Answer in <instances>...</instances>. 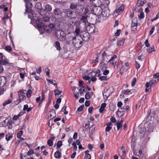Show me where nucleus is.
Returning a JSON list of instances; mask_svg holds the SVG:
<instances>
[{"label": "nucleus", "instance_id": "obj_1", "mask_svg": "<svg viewBox=\"0 0 159 159\" xmlns=\"http://www.w3.org/2000/svg\"><path fill=\"white\" fill-rule=\"evenodd\" d=\"M30 14H31L32 17H30V15H28V16L29 18H30L31 19H33L35 22L37 26L39 28H41L44 26V24L41 22V18H40L39 16H38L37 14L35 13H33L32 12H31Z\"/></svg>", "mask_w": 159, "mask_h": 159}, {"label": "nucleus", "instance_id": "obj_2", "mask_svg": "<svg viewBox=\"0 0 159 159\" xmlns=\"http://www.w3.org/2000/svg\"><path fill=\"white\" fill-rule=\"evenodd\" d=\"M24 91L20 90L18 92V99L16 101H15V104L16 105H18L19 103L22 101H24L26 99V96L25 95V93Z\"/></svg>", "mask_w": 159, "mask_h": 159}, {"label": "nucleus", "instance_id": "obj_3", "mask_svg": "<svg viewBox=\"0 0 159 159\" xmlns=\"http://www.w3.org/2000/svg\"><path fill=\"white\" fill-rule=\"evenodd\" d=\"M76 35L74 33H69L66 36V44H69L74 41L75 39Z\"/></svg>", "mask_w": 159, "mask_h": 159}, {"label": "nucleus", "instance_id": "obj_4", "mask_svg": "<svg viewBox=\"0 0 159 159\" xmlns=\"http://www.w3.org/2000/svg\"><path fill=\"white\" fill-rule=\"evenodd\" d=\"M137 18L134 17L132 19L131 29L134 31L137 30Z\"/></svg>", "mask_w": 159, "mask_h": 159}, {"label": "nucleus", "instance_id": "obj_5", "mask_svg": "<svg viewBox=\"0 0 159 159\" xmlns=\"http://www.w3.org/2000/svg\"><path fill=\"white\" fill-rule=\"evenodd\" d=\"M135 91V89H133L130 90L128 89H124L121 92V94L120 95V97H122L124 95H127L132 94Z\"/></svg>", "mask_w": 159, "mask_h": 159}, {"label": "nucleus", "instance_id": "obj_6", "mask_svg": "<svg viewBox=\"0 0 159 159\" xmlns=\"http://www.w3.org/2000/svg\"><path fill=\"white\" fill-rule=\"evenodd\" d=\"M8 64L7 59L4 56L2 53H0V65H6Z\"/></svg>", "mask_w": 159, "mask_h": 159}, {"label": "nucleus", "instance_id": "obj_7", "mask_svg": "<svg viewBox=\"0 0 159 159\" xmlns=\"http://www.w3.org/2000/svg\"><path fill=\"white\" fill-rule=\"evenodd\" d=\"M55 27L54 24H49L48 25H45L43 27L44 30L48 33H50Z\"/></svg>", "mask_w": 159, "mask_h": 159}, {"label": "nucleus", "instance_id": "obj_8", "mask_svg": "<svg viewBox=\"0 0 159 159\" xmlns=\"http://www.w3.org/2000/svg\"><path fill=\"white\" fill-rule=\"evenodd\" d=\"M109 56L105 52H104L102 54V59L100 62V64L103 63L105 61H107L108 59Z\"/></svg>", "mask_w": 159, "mask_h": 159}, {"label": "nucleus", "instance_id": "obj_9", "mask_svg": "<svg viewBox=\"0 0 159 159\" xmlns=\"http://www.w3.org/2000/svg\"><path fill=\"white\" fill-rule=\"evenodd\" d=\"M26 9L25 13L26 12H29L30 11H31V8L32 7V3L30 2H26Z\"/></svg>", "mask_w": 159, "mask_h": 159}, {"label": "nucleus", "instance_id": "obj_10", "mask_svg": "<svg viewBox=\"0 0 159 159\" xmlns=\"http://www.w3.org/2000/svg\"><path fill=\"white\" fill-rule=\"evenodd\" d=\"M101 9V8L100 7H98L93 6L91 10V11L93 13H95V14H99L100 12V10Z\"/></svg>", "mask_w": 159, "mask_h": 159}, {"label": "nucleus", "instance_id": "obj_11", "mask_svg": "<svg viewBox=\"0 0 159 159\" xmlns=\"http://www.w3.org/2000/svg\"><path fill=\"white\" fill-rule=\"evenodd\" d=\"M81 35L80 36L82 39L83 40L85 41H88L89 40L90 35L88 33H85L84 35Z\"/></svg>", "mask_w": 159, "mask_h": 159}, {"label": "nucleus", "instance_id": "obj_12", "mask_svg": "<svg viewBox=\"0 0 159 159\" xmlns=\"http://www.w3.org/2000/svg\"><path fill=\"white\" fill-rule=\"evenodd\" d=\"M6 78L4 76L0 77V87L3 86L6 84Z\"/></svg>", "mask_w": 159, "mask_h": 159}, {"label": "nucleus", "instance_id": "obj_13", "mask_svg": "<svg viewBox=\"0 0 159 159\" xmlns=\"http://www.w3.org/2000/svg\"><path fill=\"white\" fill-rule=\"evenodd\" d=\"M66 15L67 16L70 18H74V16L73 15V13H74V11H71L70 10L67 9L66 10Z\"/></svg>", "mask_w": 159, "mask_h": 159}, {"label": "nucleus", "instance_id": "obj_14", "mask_svg": "<svg viewBox=\"0 0 159 159\" xmlns=\"http://www.w3.org/2000/svg\"><path fill=\"white\" fill-rule=\"evenodd\" d=\"M87 17L84 16H82L80 18L79 22L80 23H83L85 25V26L86 25V23L88 22Z\"/></svg>", "mask_w": 159, "mask_h": 159}, {"label": "nucleus", "instance_id": "obj_15", "mask_svg": "<svg viewBox=\"0 0 159 159\" xmlns=\"http://www.w3.org/2000/svg\"><path fill=\"white\" fill-rule=\"evenodd\" d=\"M84 9V7L82 5H78L75 9V11L79 14H80L83 12Z\"/></svg>", "mask_w": 159, "mask_h": 159}, {"label": "nucleus", "instance_id": "obj_16", "mask_svg": "<svg viewBox=\"0 0 159 159\" xmlns=\"http://www.w3.org/2000/svg\"><path fill=\"white\" fill-rule=\"evenodd\" d=\"M35 8L38 10V11L39 12V13L42 15L41 13V10L42 9V6L41 4L39 2L37 3L35 6Z\"/></svg>", "mask_w": 159, "mask_h": 159}, {"label": "nucleus", "instance_id": "obj_17", "mask_svg": "<svg viewBox=\"0 0 159 159\" xmlns=\"http://www.w3.org/2000/svg\"><path fill=\"white\" fill-rule=\"evenodd\" d=\"M156 82V80H150L149 82H147L146 84V88H149V85L150 87L152 86L153 84L155 83Z\"/></svg>", "mask_w": 159, "mask_h": 159}, {"label": "nucleus", "instance_id": "obj_18", "mask_svg": "<svg viewBox=\"0 0 159 159\" xmlns=\"http://www.w3.org/2000/svg\"><path fill=\"white\" fill-rule=\"evenodd\" d=\"M53 13L56 15H59L62 13L61 10L59 8H56L53 10Z\"/></svg>", "mask_w": 159, "mask_h": 159}, {"label": "nucleus", "instance_id": "obj_19", "mask_svg": "<svg viewBox=\"0 0 159 159\" xmlns=\"http://www.w3.org/2000/svg\"><path fill=\"white\" fill-rule=\"evenodd\" d=\"M124 120V119L123 118H122L121 119L119 122H117L116 124L117 126V130H119L122 127L123 123Z\"/></svg>", "mask_w": 159, "mask_h": 159}, {"label": "nucleus", "instance_id": "obj_20", "mask_svg": "<svg viewBox=\"0 0 159 159\" xmlns=\"http://www.w3.org/2000/svg\"><path fill=\"white\" fill-rule=\"evenodd\" d=\"M86 29L88 32V33H91L93 31L94 29L93 27L91 26L90 25H88L86 28Z\"/></svg>", "mask_w": 159, "mask_h": 159}, {"label": "nucleus", "instance_id": "obj_21", "mask_svg": "<svg viewBox=\"0 0 159 159\" xmlns=\"http://www.w3.org/2000/svg\"><path fill=\"white\" fill-rule=\"evenodd\" d=\"M119 155L122 159H124L126 156L125 151L121 149L119 152Z\"/></svg>", "mask_w": 159, "mask_h": 159}, {"label": "nucleus", "instance_id": "obj_22", "mask_svg": "<svg viewBox=\"0 0 159 159\" xmlns=\"http://www.w3.org/2000/svg\"><path fill=\"white\" fill-rule=\"evenodd\" d=\"M45 10L47 12L51 11L52 9V6L49 4H47L44 7Z\"/></svg>", "mask_w": 159, "mask_h": 159}, {"label": "nucleus", "instance_id": "obj_23", "mask_svg": "<svg viewBox=\"0 0 159 159\" xmlns=\"http://www.w3.org/2000/svg\"><path fill=\"white\" fill-rule=\"evenodd\" d=\"M55 137H53L50 138L48 140L47 144L49 146L51 147L53 145V141L54 140Z\"/></svg>", "mask_w": 159, "mask_h": 159}, {"label": "nucleus", "instance_id": "obj_24", "mask_svg": "<svg viewBox=\"0 0 159 159\" xmlns=\"http://www.w3.org/2000/svg\"><path fill=\"white\" fill-rule=\"evenodd\" d=\"M106 104L105 103H103L101 105L100 108L99 109V112L100 113H102L105 109V108L106 106Z\"/></svg>", "mask_w": 159, "mask_h": 159}, {"label": "nucleus", "instance_id": "obj_25", "mask_svg": "<svg viewBox=\"0 0 159 159\" xmlns=\"http://www.w3.org/2000/svg\"><path fill=\"white\" fill-rule=\"evenodd\" d=\"M54 157L56 158L59 159L61 157V153L60 152L59 150H57L54 153Z\"/></svg>", "mask_w": 159, "mask_h": 159}, {"label": "nucleus", "instance_id": "obj_26", "mask_svg": "<svg viewBox=\"0 0 159 159\" xmlns=\"http://www.w3.org/2000/svg\"><path fill=\"white\" fill-rule=\"evenodd\" d=\"M9 121V117H7L6 119L2 122V126L5 127L7 126L8 125Z\"/></svg>", "mask_w": 159, "mask_h": 159}, {"label": "nucleus", "instance_id": "obj_27", "mask_svg": "<svg viewBox=\"0 0 159 159\" xmlns=\"http://www.w3.org/2000/svg\"><path fill=\"white\" fill-rule=\"evenodd\" d=\"M146 2V0H138L137 1V4L138 6H143Z\"/></svg>", "mask_w": 159, "mask_h": 159}, {"label": "nucleus", "instance_id": "obj_28", "mask_svg": "<svg viewBox=\"0 0 159 159\" xmlns=\"http://www.w3.org/2000/svg\"><path fill=\"white\" fill-rule=\"evenodd\" d=\"M13 136L12 134H10L9 133H8L6 135V139L7 141H8L12 138Z\"/></svg>", "mask_w": 159, "mask_h": 159}, {"label": "nucleus", "instance_id": "obj_29", "mask_svg": "<svg viewBox=\"0 0 159 159\" xmlns=\"http://www.w3.org/2000/svg\"><path fill=\"white\" fill-rule=\"evenodd\" d=\"M124 9V7L123 5L120 6L118 8V9L115 10V12L116 13H119L122 11Z\"/></svg>", "mask_w": 159, "mask_h": 159}, {"label": "nucleus", "instance_id": "obj_30", "mask_svg": "<svg viewBox=\"0 0 159 159\" xmlns=\"http://www.w3.org/2000/svg\"><path fill=\"white\" fill-rule=\"evenodd\" d=\"M107 64L103 63L100 66V69L102 71L106 70L107 69Z\"/></svg>", "mask_w": 159, "mask_h": 159}, {"label": "nucleus", "instance_id": "obj_31", "mask_svg": "<svg viewBox=\"0 0 159 159\" xmlns=\"http://www.w3.org/2000/svg\"><path fill=\"white\" fill-rule=\"evenodd\" d=\"M147 50L149 53H152V52H155V51L153 46H152L150 47L147 48Z\"/></svg>", "mask_w": 159, "mask_h": 159}, {"label": "nucleus", "instance_id": "obj_32", "mask_svg": "<svg viewBox=\"0 0 159 159\" xmlns=\"http://www.w3.org/2000/svg\"><path fill=\"white\" fill-rule=\"evenodd\" d=\"M78 5L77 3H72L70 4V7L71 9H76Z\"/></svg>", "mask_w": 159, "mask_h": 159}, {"label": "nucleus", "instance_id": "obj_33", "mask_svg": "<svg viewBox=\"0 0 159 159\" xmlns=\"http://www.w3.org/2000/svg\"><path fill=\"white\" fill-rule=\"evenodd\" d=\"M55 47L57 48V49L58 50H59L61 49L60 44V43L57 41L55 42Z\"/></svg>", "mask_w": 159, "mask_h": 159}, {"label": "nucleus", "instance_id": "obj_34", "mask_svg": "<svg viewBox=\"0 0 159 159\" xmlns=\"http://www.w3.org/2000/svg\"><path fill=\"white\" fill-rule=\"evenodd\" d=\"M117 58V56L116 55H114L107 61V63L112 61H114Z\"/></svg>", "mask_w": 159, "mask_h": 159}, {"label": "nucleus", "instance_id": "obj_35", "mask_svg": "<svg viewBox=\"0 0 159 159\" xmlns=\"http://www.w3.org/2000/svg\"><path fill=\"white\" fill-rule=\"evenodd\" d=\"M12 101L11 99H9L7 100H6L3 103V105L4 106H5L6 105L9 104L11 103Z\"/></svg>", "mask_w": 159, "mask_h": 159}, {"label": "nucleus", "instance_id": "obj_36", "mask_svg": "<svg viewBox=\"0 0 159 159\" xmlns=\"http://www.w3.org/2000/svg\"><path fill=\"white\" fill-rule=\"evenodd\" d=\"M84 107V105H83L80 106L77 109V111H76V113H78L79 112L82 111Z\"/></svg>", "mask_w": 159, "mask_h": 159}, {"label": "nucleus", "instance_id": "obj_37", "mask_svg": "<svg viewBox=\"0 0 159 159\" xmlns=\"http://www.w3.org/2000/svg\"><path fill=\"white\" fill-rule=\"evenodd\" d=\"M62 146V142L61 141H58L57 144V147L58 150H59L61 146Z\"/></svg>", "mask_w": 159, "mask_h": 159}, {"label": "nucleus", "instance_id": "obj_38", "mask_svg": "<svg viewBox=\"0 0 159 159\" xmlns=\"http://www.w3.org/2000/svg\"><path fill=\"white\" fill-rule=\"evenodd\" d=\"M32 93V91L31 89H29L27 91L26 94L27 97L29 98L31 97V94Z\"/></svg>", "mask_w": 159, "mask_h": 159}, {"label": "nucleus", "instance_id": "obj_39", "mask_svg": "<svg viewBox=\"0 0 159 159\" xmlns=\"http://www.w3.org/2000/svg\"><path fill=\"white\" fill-rule=\"evenodd\" d=\"M80 32V29L79 27H77L75 30V33L77 35H78Z\"/></svg>", "mask_w": 159, "mask_h": 159}, {"label": "nucleus", "instance_id": "obj_40", "mask_svg": "<svg viewBox=\"0 0 159 159\" xmlns=\"http://www.w3.org/2000/svg\"><path fill=\"white\" fill-rule=\"evenodd\" d=\"M89 10L88 7H85L84 8V11L83 12V14L85 16L89 12Z\"/></svg>", "mask_w": 159, "mask_h": 159}, {"label": "nucleus", "instance_id": "obj_41", "mask_svg": "<svg viewBox=\"0 0 159 159\" xmlns=\"http://www.w3.org/2000/svg\"><path fill=\"white\" fill-rule=\"evenodd\" d=\"M99 79L101 81L107 80L108 79L107 76H102L99 77Z\"/></svg>", "mask_w": 159, "mask_h": 159}, {"label": "nucleus", "instance_id": "obj_42", "mask_svg": "<svg viewBox=\"0 0 159 159\" xmlns=\"http://www.w3.org/2000/svg\"><path fill=\"white\" fill-rule=\"evenodd\" d=\"M138 16L139 19H143L144 17V14L143 12H141L139 15H138Z\"/></svg>", "mask_w": 159, "mask_h": 159}, {"label": "nucleus", "instance_id": "obj_43", "mask_svg": "<svg viewBox=\"0 0 159 159\" xmlns=\"http://www.w3.org/2000/svg\"><path fill=\"white\" fill-rule=\"evenodd\" d=\"M54 92L55 95H59L61 94L62 92L61 91H60L57 89H55L54 90Z\"/></svg>", "mask_w": 159, "mask_h": 159}, {"label": "nucleus", "instance_id": "obj_44", "mask_svg": "<svg viewBox=\"0 0 159 159\" xmlns=\"http://www.w3.org/2000/svg\"><path fill=\"white\" fill-rule=\"evenodd\" d=\"M59 40L60 41H63L65 40H66V37H64V35H62V34L60 35V36Z\"/></svg>", "mask_w": 159, "mask_h": 159}, {"label": "nucleus", "instance_id": "obj_45", "mask_svg": "<svg viewBox=\"0 0 159 159\" xmlns=\"http://www.w3.org/2000/svg\"><path fill=\"white\" fill-rule=\"evenodd\" d=\"M46 92L42 90L41 92L42 93V98L41 99V101H43L45 99V93Z\"/></svg>", "mask_w": 159, "mask_h": 159}, {"label": "nucleus", "instance_id": "obj_46", "mask_svg": "<svg viewBox=\"0 0 159 159\" xmlns=\"http://www.w3.org/2000/svg\"><path fill=\"white\" fill-rule=\"evenodd\" d=\"M34 152L32 149H30L27 152V155H30L34 154Z\"/></svg>", "mask_w": 159, "mask_h": 159}, {"label": "nucleus", "instance_id": "obj_47", "mask_svg": "<svg viewBox=\"0 0 159 159\" xmlns=\"http://www.w3.org/2000/svg\"><path fill=\"white\" fill-rule=\"evenodd\" d=\"M14 123V122H13L12 121H9L8 125V128L9 129H11L12 128V124Z\"/></svg>", "mask_w": 159, "mask_h": 159}, {"label": "nucleus", "instance_id": "obj_48", "mask_svg": "<svg viewBox=\"0 0 159 159\" xmlns=\"http://www.w3.org/2000/svg\"><path fill=\"white\" fill-rule=\"evenodd\" d=\"M85 97V98L87 100L89 99L90 98V96L89 92H87L86 93Z\"/></svg>", "mask_w": 159, "mask_h": 159}, {"label": "nucleus", "instance_id": "obj_49", "mask_svg": "<svg viewBox=\"0 0 159 159\" xmlns=\"http://www.w3.org/2000/svg\"><path fill=\"white\" fill-rule=\"evenodd\" d=\"M6 50L7 51H11L12 50V49L11 46H6L5 48Z\"/></svg>", "mask_w": 159, "mask_h": 159}, {"label": "nucleus", "instance_id": "obj_50", "mask_svg": "<svg viewBox=\"0 0 159 159\" xmlns=\"http://www.w3.org/2000/svg\"><path fill=\"white\" fill-rule=\"evenodd\" d=\"M91 158V156L89 154H85L84 159H90Z\"/></svg>", "mask_w": 159, "mask_h": 159}, {"label": "nucleus", "instance_id": "obj_51", "mask_svg": "<svg viewBox=\"0 0 159 159\" xmlns=\"http://www.w3.org/2000/svg\"><path fill=\"white\" fill-rule=\"evenodd\" d=\"M102 71L103 72L102 74L105 75H107L109 72V70H107Z\"/></svg>", "mask_w": 159, "mask_h": 159}, {"label": "nucleus", "instance_id": "obj_52", "mask_svg": "<svg viewBox=\"0 0 159 159\" xmlns=\"http://www.w3.org/2000/svg\"><path fill=\"white\" fill-rule=\"evenodd\" d=\"M125 39H122L121 40H120L118 43V45L119 46H120L122 44H123L124 42L125 41Z\"/></svg>", "mask_w": 159, "mask_h": 159}, {"label": "nucleus", "instance_id": "obj_53", "mask_svg": "<svg viewBox=\"0 0 159 159\" xmlns=\"http://www.w3.org/2000/svg\"><path fill=\"white\" fill-rule=\"evenodd\" d=\"M49 18L48 16L43 17V20L45 22H48L49 20Z\"/></svg>", "mask_w": 159, "mask_h": 159}, {"label": "nucleus", "instance_id": "obj_54", "mask_svg": "<svg viewBox=\"0 0 159 159\" xmlns=\"http://www.w3.org/2000/svg\"><path fill=\"white\" fill-rule=\"evenodd\" d=\"M136 82V79L135 78H134L132 81L131 82V86L133 87L134 86Z\"/></svg>", "mask_w": 159, "mask_h": 159}, {"label": "nucleus", "instance_id": "obj_55", "mask_svg": "<svg viewBox=\"0 0 159 159\" xmlns=\"http://www.w3.org/2000/svg\"><path fill=\"white\" fill-rule=\"evenodd\" d=\"M79 40L77 39H76V37L75 39H74V41H73L71 42V43H72L73 45L75 46V44L77 43V42L79 41Z\"/></svg>", "mask_w": 159, "mask_h": 159}, {"label": "nucleus", "instance_id": "obj_56", "mask_svg": "<svg viewBox=\"0 0 159 159\" xmlns=\"http://www.w3.org/2000/svg\"><path fill=\"white\" fill-rule=\"evenodd\" d=\"M110 120L111 122L113 123H115L116 122V118L113 116H111L110 118Z\"/></svg>", "mask_w": 159, "mask_h": 159}, {"label": "nucleus", "instance_id": "obj_57", "mask_svg": "<svg viewBox=\"0 0 159 159\" xmlns=\"http://www.w3.org/2000/svg\"><path fill=\"white\" fill-rule=\"evenodd\" d=\"M45 72L46 74V75L48 77L50 76V70L48 68H47L45 70Z\"/></svg>", "mask_w": 159, "mask_h": 159}, {"label": "nucleus", "instance_id": "obj_58", "mask_svg": "<svg viewBox=\"0 0 159 159\" xmlns=\"http://www.w3.org/2000/svg\"><path fill=\"white\" fill-rule=\"evenodd\" d=\"M95 126L94 125H93L90 127L89 129L91 132L95 129Z\"/></svg>", "mask_w": 159, "mask_h": 159}, {"label": "nucleus", "instance_id": "obj_59", "mask_svg": "<svg viewBox=\"0 0 159 159\" xmlns=\"http://www.w3.org/2000/svg\"><path fill=\"white\" fill-rule=\"evenodd\" d=\"M125 110V108L123 107H120V108H119L118 110V111L119 112H124Z\"/></svg>", "mask_w": 159, "mask_h": 159}, {"label": "nucleus", "instance_id": "obj_60", "mask_svg": "<svg viewBox=\"0 0 159 159\" xmlns=\"http://www.w3.org/2000/svg\"><path fill=\"white\" fill-rule=\"evenodd\" d=\"M23 134V132L22 130L20 131L17 134V137L18 138H20Z\"/></svg>", "mask_w": 159, "mask_h": 159}, {"label": "nucleus", "instance_id": "obj_61", "mask_svg": "<svg viewBox=\"0 0 159 159\" xmlns=\"http://www.w3.org/2000/svg\"><path fill=\"white\" fill-rule=\"evenodd\" d=\"M74 95L76 99H78L79 96V93H78L74 92Z\"/></svg>", "mask_w": 159, "mask_h": 159}, {"label": "nucleus", "instance_id": "obj_62", "mask_svg": "<svg viewBox=\"0 0 159 159\" xmlns=\"http://www.w3.org/2000/svg\"><path fill=\"white\" fill-rule=\"evenodd\" d=\"M20 117V115H15L13 117V119L14 120H16L18 119Z\"/></svg>", "mask_w": 159, "mask_h": 159}, {"label": "nucleus", "instance_id": "obj_63", "mask_svg": "<svg viewBox=\"0 0 159 159\" xmlns=\"http://www.w3.org/2000/svg\"><path fill=\"white\" fill-rule=\"evenodd\" d=\"M121 30H117L115 34V35L116 36H119L120 34Z\"/></svg>", "mask_w": 159, "mask_h": 159}, {"label": "nucleus", "instance_id": "obj_64", "mask_svg": "<svg viewBox=\"0 0 159 159\" xmlns=\"http://www.w3.org/2000/svg\"><path fill=\"white\" fill-rule=\"evenodd\" d=\"M153 77L159 79V72L154 74L153 76Z\"/></svg>", "mask_w": 159, "mask_h": 159}]
</instances>
